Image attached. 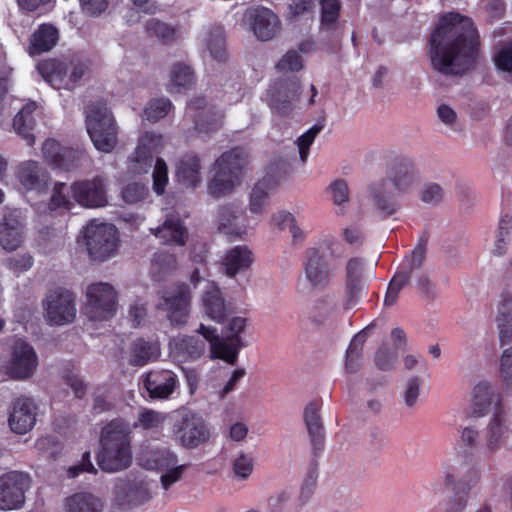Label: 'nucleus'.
I'll use <instances>...</instances> for the list:
<instances>
[{"label":"nucleus","mask_w":512,"mask_h":512,"mask_svg":"<svg viewBox=\"0 0 512 512\" xmlns=\"http://www.w3.org/2000/svg\"><path fill=\"white\" fill-rule=\"evenodd\" d=\"M480 47V34L473 19L452 11L440 16L430 34L428 56L437 72L462 76L475 68Z\"/></svg>","instance_id":"obj_1"},{"label":"nucleus","mask_w":512,"mask_h":512,"mask_svg":"<svg viewBox=\"0 0 512 512\" xmlns=\"http://www.w3.org/2000/svg\"><path fill=\"white\" fill-rule=\"evenodd\" d=\"M130 425L117 418L101 430L100 447L96 460L101 470L115 473L127 469L133 459Z\"/></svg>","instance_id":"obj_2"},{"label":"nucleus","mask_w":512,"mask_h":512,"mask_svg":"<svg viewBox=\"0 0 512 512\" xmlns=\"http://www.w3.org/2000/svg\"><path fill=\"white\" fill-rule=\"evenodd\" d=\"M338 245L333 237H329L318 246L305 250L303 271L312 288L324 290L332 284L339 269L340 255L336 252Z\"/></svg>","instance_id":"obj_3"},{"label":"nucleus","mask_w":512,"mask_h":512,"mask_svg":"<svg viewBox=\"0 0 512 512\" xmlns=\"http://www.w3.org/2000/svg\"><path fill=\"white\" fill-rule=\"evenodd\" d=\"M86 128L94 147L110 153L118 143V129L115 119L103 101L89 104L85 109Z\"/></svg>","instance_id":"obj_4"},{"label":"nucleus","mask_w":512,"mask_h":512,"mask_svg":"<svg viewBox=\"0 0 512 512\" xmlns=\"http://www.w3.org/2000/svg\"><path fill=\"white\" fill-rule=\"evenodd\" d=\"M246 154L243 148L235 147L224 152L215 162V173L208 183V191L213 197L231 193L240 184Z\"/></svg>","instance_id":"obj_5"},{"label":"nucleus","mask_w":512,"mask_h":512,"mask_svg":"<svg viewBox=\"0 0 512 512\" xmlns=\"http://www.w3.org/2000/svg\"><path fill=\"white\" fill-rule=\"evenodd\" d=\"M37 70L53 88L73 90L87 71L82 62L66 63L58 59H45L37 64Z\"/></svg>","instance_id":"obj_6"},{"label":"nucleus","mask_w":512,"mask_h":512,"mask_svg":"<svg viewBox=\"0 0 512 512\" xmlns=\"http://www.w3.org/2000/svg\"><path fill=\"white\" fill-rule=\"evenodd\" d=\"M84 238L88 254L93 260L105 261L117 251L118 230L113 224L91 220L85 227Z\"/></svg>","instance_id":"obj_7"},{"label":"nucleus","mask_w":512,"mask_h":512,"mask_svg":"<svg viewBox=\"0 0 512 512\" xmlns=\"http://www.w3.org/2000/svg\"><path fill=\"white\" fill-rule=\"evenodd\" d=\"M83 313L92 321L108 320L116 313L117 293L109 283L98 282L88 286Z\"/></svg>","instance_id":"obj_8"},{"label":"nucleus","mask_w":512,"mask_h":512,"mask_svg":"<svg viewBox=\"0 0 512 512\" xmlns=\"http://www.w3.org/2000/svg\"><path fill=\"white\" fill-rule=\"evenodd\" d=\"M300 95L301 83L297 77H292L280 79L271 85L266 92V99L274 113L287 117L294 111Z\"/></svg>","instance_id":"obj_9"},{"label":"nucleus","mask_w":512,"mask_h":512,"mask_svg":"<svg viewBox=\"0 0 512 512\" xmlns=\"http://www.w3.org/2000/svg\"><path fill=\"white\" fill-rule=\"evenodd\" d=\"M164 147V138L155 132H145L127 159V171L132 175L147 174L153 166L154 155Z\"/></svg>","instance_id":"obj_10"},{"label":"nucleus","mask_w":512,"mask_h":512,"mask_svg":"<svg viewBox=\"0 0 512 512\" xmlns=\"http://www.w3.org/2000/svg\"><path fill=\"white\" fill-rule=\"evenodd\" d=\"M191 304L188 284L178 283L171 290L164 292L157 309L166 313L172 326H181L187 322Z\"/></svg>","instance_id":"obj_11"},{"label":"nucleus","mask_w":512,"mask_h":512,"mask_svg":"<svg viewBox=\"0 0 512 512\" xmlns=\"http://www.w3.org/2000/svg\"><path fill=\"white\" fill-rule=\"evenodd\" d=\"M31 479L26 473L9 471L0 476V509H19L25 503V493L30 488Z\"/></svg>","instance_id":"obj_12"},{"label":"nucleus","mask_w":512,"mask_h":512,"mask_svg":"<svg viewBox=\"0 0 512 512\" xmlns=\"http://www.w3.org/2000/svg\"><path fill=\"white\" fill-rule=\"evenodd\" d=\"M44 308L49 324L71 323L76 317L75 295L62 288L56 289L47 296Z\"/></svg>","instance_id":"obj_13"},{"label":"nucleus","mask_w":512,"mask_h":512,"mask_svg":"<svg viewBox=\"0 0 512 512\" xmlns=\"http://www.w3.org/2000/svg\"><path fill=\"white\" fill-rule=\"evenodd\" d=\"M38 365V357L34 348L24 340L15 341L7 363V374L16 380L30 378Z\"/></svg>","instance_id":"obj_14"},{"label":"nucleus","mask_w":512,"mask_h":512,"mask_svg":"<svg viewBox=\"0 0 512 512\" xmlns=\"http://www.w3.org/2000/svg\"><path fill=\"white\" fill-rule=\"evenodd\" d=\"M72 198L82 207L98 208L108 203L106 184L101 176L78 180L70 186Z\"/></svg>","instance_id":"obj_15"},{"label":"nucleus","mask_w":512,"mask_h":512,"mask_svg":"<svg viewBox=\"0 0 512 512\" xmlns=\"http://www.w3.org/2000/svg\"><path fill=\"white\" fill-rule=\"evenodd\" d=\"M45 161L54 169L71 171L80 166L84 153L70 147H63L54 139H47L42 145Z\"/></svg>","instance_id":"obj_16"},{"label":"nucleus","mask_w":512,"mask_h":512,"mask_svg":"<svg viewBox=\"0 0 512 512\" xmlns=\"http://www.w3.org/2000/svg\"><path fill=\"white\" fill-rule=\"evenodd\" d=\"M178 434L183 446L198 447L210 438V431L205 421L195 413H186L177 425Z\"/></svg>","instance_id":"obj_17"},{"label":"nucleus","mask_w":512,"mask_h":512,"mask_svg":"<svg viewBox=\"0 0 512 512\" xmlns=\"http://www.w3.org/2000/svg\"><path fill=\"white\" fill-rule=\"evenodd\" d=\"M178 384L177 375L167 369L151 370L143 379V386L152 399H168Z\"/></svg>","instance_id":"obj_18"},{"label":"nucleus","mask_w":512,"mask_h":512,"mask_svg":"<svg viewBox=\"0 0 512 512\" xmlns=\"http://www.w3.org/2000/svg\"><path fill=\"white\" fill-rule=\"evenodd\" d=\"M37 406L34 401L25 396L15 399L9 414V426L17 434H25L36 423Z\"/></svg>","instance_id":"obj_19"},{"label":"nucleus","mask_w":512,"mask_h":512,"mask_svg":"<svg viewBox=\"0 0 512 512\" xmlns=\"http://www.w3.org/2000/svg\"><path fill=\"white\" fill-rule=\"evenodd\" d=\"M246 16L254 35L261 41L272 39L280 29L278 16L268 8L250 9Z\"/></svg>","instance_id":"obj_20"},{"label":"nucleus","mask_w":512,"mask_h":512,"mask_svg":"<svg viewBox=\"0 0 512 512\" xmlns=\"http://www.w3.org/2000/svg\"><path fill=\"white\" fill-rule=\"evenodd\" d=\"M505 416L503 403L498 398L485 437V447L489 453L498 451L512 435V431L505 424Z\"/></svg>","instance_id":"obj_21"},{"label":"nucleus","mask_w":512,"mask_h":512,"mask_svg":"<svg viewBox=\"0 0 512 512\" xmlns=\"http://www.w3.org/2000/svg\"><path fill=\"white\" fill-rule=\"evenodd\" d=\"M464 465L446 463L442 466L443 485L447 489L461 490L466 493L475 486L480 479L479 471L475 468H469L464 473Z\"/></svg>","instance_id":"obj_22"},{"label":"nucleus","mask_w":512,"mask_h":512,"mask_svg":"<svg viewBox=\"0 0 512 512\" xmlns=\"http://www.w3.org/2000/svg\"><path fill=\"white\" fill-rule=\"evenodd\" d=\"M17 179L26 190L41 192L48 188L51 177L37 161L29 160L18 167Z\"/></svg>","instance_id":"obj_23"},{"label":"nucleus","mask_w":512,"mask_h":512,"mask_svg":"<svg viewBox=\"0 0 512 512\" xmlns=\"http://www.w3.org/2000/svg\"><path fill=\"white\" fill-rule=\"evenodd\" d=\"M169 350L178 362L195 361L204 354L206 343L195 336H179L170 341Z\"/></svg>","instance_id":"obj_24"},{"label":"nucleus","mask_w":512,"mask_h":512,"mask_svg":"<svg viewBox=\"0 0 512 512\" xmlns=\"http://www.w3.org/2000/svg\"><path fill=\"white\" fill-rule=\"evenodd\" d=\"M151 232L162 244L170 246H184L188 238L187 228L175 214L167 215L162 225Z\"/></svg>","instance_id":"obj_25"},{"label":"nucleus","mask_w":512,"mask_h":512,"mask_svg":"<svg viewBox=\"0 0 512 512\" xmlns=\"http://www.w3.org/2000/svg\"><path fill=\"white\" fill-rule=\"evenodd\" d=\"M364 263L360 258L348 260L346 265L345 296L347 307L355 305L360 299L365 282L363 280Z\"/></svg>","instance_id":"obj_26"},{"label":"nucleus","mask_w":512,"mask_h":512,"mask_svg":"<svg viewBox=\"0 0 512 512\" xmlns=\"http://www.w3.org/2000/svg\"><path fill=\"white\" fill-rule=\"evenodd\" d=\"M319 411L320 406L316 401L310 402L304 410V421L315 457L323 451L325 442L324 427Z\"/></svg>","instance_id":"obj_27"},{"label":"nucleus","mask_w":512,"mask_h":512,"mask_svg":"<svg viewBox=\"0 0 512 512\" xmlns=\"http://www.w3.org/2000/svg\"><path fill=\"white\" fill-rule=\"evenodd\" d=\"M389 180L398 194L408 192L415 182L413 163L406 158H395L390 166Z\"/></svg>","instance_id":"obj_28"},{"label":"nucleus","mask_w":512,"mask_h":512,"mask_svg":"<svg viewBox=\"0 0 512 512\" xmlns=\"http://www.w3.org/2000/svg\"><path fill=\"white\" fill-rule=\"evenodd\" d=\"M23 240V224L16 212H8L0 223V245L8 251L16 250Z\"/></svg>","instance_id":"obj_29"},{"label":"nucleus","mask_w":512,"mask_h":512,"mask_svg":"<svg viewBox=\"0 0 512 512\" xmlns=\"http://www.w3.org/2000/svg\"><path fill=\"white\" fill-rule=\"evenodd\" d=\"M202 304L207 316L223 323L227 317V307L219 286L215 282H208L202 295Z\"/></svg>","instance_id":"obj_30"},{"label":"nucleus","mask_w":512,"mask_h":512,"mask_svg":"<svg viewBox=\"0 0 512 512\" xmlns=\"http://www.w3.org/2000/svg\"><path fill=\"white\" fill-rule=\"evenodd\" d=\"M59 31L50 23H43L30 37L28 52L30 55H40L50 51L58 42Z\"/></svg>","instance_id":"obj_31"},{"label":"nucleus","mask_w":512,"mask_h":512,"mask_svg":"<svg viewBox=\"0 0 512 512\" xmlns=\"http://www.w3.org/2000/svg\"><path fill=\"white\" fill-rule=\"evenodd\" d=\"M37 109L36 102L32 101L25 104L22 109L15 115L13 119V128L16 133L24 139L28 146H33L35 143L34 128L36 125L33 116Z\"/></svg>","instance_id":"obj_32"},{"label":"nucleus","mask_w":512,"mask_h":512,"mask_svg":"<svg viewBox=\"0 0 512 512\" xmlns=\"http://www.w3.org/2000/svg\"><path fill=\"white\" fill-rule=\"evenodd\" d=\"M200 159L193 154L184 155L177 163L176 176L186 188H195L201 181Z\"/></svg>","instance_id":"obj_33"},{"label":"nucleus","mask_w":512,"mask_h":512,"mask_svg":"<svg viewBox=\"0 0 512 512\" xmlns=\"http://www.w3.org/2000/svg\"><path fill=\"white\" fill-rule=\"evenodd\" d=\"M252 262L253 254L247 247L235 246L225 255V272L228 276L233 277L238 272L249 269Z\"/></svg>","instance_id":"obj_34"},{"label":"nucleus","mask_w":512,"mask_h":512,"mask_svg":"<svg viewBox=\"0 0 512 512\" xmlns=\"http://www.w3.org/2000/svg\"><path fill=\"white\" fill-rule=\"evenodd\" d=\"M117 488L129 504H142L150 498L147 483L142 479H131L129 477L121 479Z\"/></svg>","instance_id":"obj_35"},{"label":"nucleus","mask_w":512,"mask_h":512,"mask_svg":"<svg viewBox=\"0 0 512 512\" xmlns=\"http://www.w3.org/2000/svg\"><path fill=\"white\" fill-rule=\"evenodd\" d=\"M103 506L100 498L88 492L75 493L65 500L67 512H101Z\"/></svg>","instance_id":"obj_36"},{"label":"nucleus","mask_w":512,"mask_h":512,"mask_svg":"<svg viewBox=\"0 0 512 512\" xmlns=\"http://www.w3.org/2000/svg\"><path fill=\"white\" fill-rule=\"evenodd\" d=\"M501 396L499 394L495 395L494 391L490 384L486 382L478 383L473 390V398H472V412L475 416H484L488 413L490 406L496 398L494 405L497 403ZM502 403V400H500Z\"/></svg>","instance_id":"obj_37"},{"label":"nucleus","mask_w":512,"mask_h":512,"mask_svg":"<svg viewBox=\"0 0 512 512\" xmlns=\"http://www.w3.org/2000/svg\"><path fill=\"white\" fill-rule=\"evenodd\" d=\"M160 354V347L156 342L146 341L143 338L136 339L131 347L130 364L144 366L148 362L156 360Z\"/></svg>","instance_id":"obj_38"},{"label":"nucleus","mask_w":512,"mask_h":512,"mask_svg":"<svg viewBox=\"0 0 512 512\" xmlns=\"http://www.w3.org/2000/svg\"><path fill=\"white\" fill-rule=\"evenodd\" d=\"M340 0H320V30L335 32L339 26Z\"/></svg>","instance_id":"obj_39"},{"label":"nucleus","mask_w":512,"mask_h":512,"mask_svg":"<svg viewBox=\"0 0 512 512\" xmlns=\"http://www.w3.org/2000/svg\"><path fill=\"white\" fill-rule=\"evenodd\" d=\"M384 185L385 181H382L378 185H372L370 187V196L375 207L382 214L383 218H387L398 211L399 204L393 196L383 191Z\"/></svg>","instance_id":"obj_40"},{"label":"nucleus","mask_w":512,"mask_h":512,"mask_svg":"<svg viewBox=\"0 0 512 512\" xmlns=\"http://www.w3.org/2000/svg\"><path fill=\"white\" fill-rule=\"evenodd\" d=\"M244 346L243 342L227 340L225 337L216 341L211 347V357L221 359L228 364L234 365L238 360L240 349Z\"/></svg>","instance_id":"obj_41"},{"label":"nucleus","mask_w":512,"mask_h":512,"mask_svg":"<svg viewBox=\"0 0 512 512\" xmlns=\"http://www.w3.org/2000/svg\"><path fill=\"white\" fill-rule=\"evenodd\" d=\"M194 84V73L190 66L177 63L173 66L170 75L169 92L181 93Z\"/></svg>","instance_id":"obj_42"},{"label":"nucleus","mask_w":512,"mask_h":512,"mask_svg":"<svg viewBox=\"0 0 512 512\" xmlns=\"http://www.w3.org/2000/svg\"><path fill=\"white\" fill-rule=\"evenodd\" d=\"M207 49L211 57L217 62H224L227 59L225 45V32L221 26H213L207 37Z\"/></svg>","instance_id":"obj_43"},{"label":"nucleus","mask_w":512,"mask_h":512,"mask_svg":"<svg viewBox=\"0 0 512 512\" xmlns=\"http://www.w3.org/2000/svg\"><path fill=\"white\" fill-rule=\"evenodd\" d=\"M243 218V211L235 204L222 206L218 211L219 226L230 229L231 232L240 235L245 232V226L238 227V220Z\"/></svg>","instance_id":"obj_44"},{"label":"nucleus","mask_w":512,"mask_h":512,"mask_svg":"<svg viewBox=\"0 0 512 512\" xmlns=\"http://www.w3.org/2000/svg\"><path fill=\"white\" fill-rule=\"evenodd\" d=\"M512 298H504L501 303V311L496 319L501 345L512 342Z\"/></svg>","instance_id":"obj_45"},{"label":"nucleus","mask_w":512,"mask_h":512,"mask_svg":"<svg viewBox=\"0 0 512 512\" xmlns=\"http://www.w3.org/2000/svg\"><path fill=\"white\" fill-rule=\"evenodd\" d=\"M512 236V217L508 214L500 218L498 224V231L492 254L495 256H503L507 251V244L510 242Z\"/></svg>","instance_id":"obj_46"},{"label":"nucleus","mask_w":512,"mask_h":512,"mask_svg":"<svg viewBox=\"0 0 512 512\" xmlns=\"http://www.w3.org/2000/svg\"><path fill=\"white\" fill-rule=\"evenodd\" d=\"M224 114L220 111L207 110L196 116L195 129L200 133H213L219 130L223 124Z\"/></svg>","instance_id":"obj_47"},{"label":"nucleus","mask_w":512,"mask_h":512,"mask_svg":"<svg viewBox=\"0 0 512 512\" xmlns=\"http://www.w3.org/2000/svg\"><path fill=\"white\" fill-rule=\"evenodd\" d=\"M145 32L163 43H171L176 40V28L156 18L146 21Z\"/></svg>","instance_id":"obj_48"},{"label":"nucleus","mask_w":512,"mask_h":512,"mask_svg":"<svg viewBox=\"0 0 512 512\" xmlns=\"http://www.w3.org/2000/svg\"><path fill=\"white\" fill-rule=\"evenodd\" d=\"M365 335L358 333L351 340L346 350L345 370L348 373H355L360 369V360L362 356Z\"/></svg>","instance_id":"obj_49"},{"label":"nucleus","mask_w":512,"mask_h":512,"mask_svg":"<svg viewBox=\"0 0 512 512\" xmlns=\"http://www.w3.org/2000/svg\"><path fill=\"white\" fill-rule=\"evenodd\" d=\"M70 188L66 183L56 182L49 202L50 210L64 209L69 211L73 203L69 197Z\"/></svg>","instance_id":"obj_50"},{"label":"nucleus","mask_w":512,"mask_h":512,"mask_svg":"<svg viewBox=\"0 0 512 512\" xmlns=\"http://www.w3.org/2000/svg\"><path fill=\"white\" fill-rule=\"evenodd\" d=\"M270 182V178H263L254 185L249 205L252 213L260 214L262 212L265 200L268 197L267 190L270 187Z\"/></svg>","instance_id":"obj_51"},{"label":"nucleus","mask_w":512,"mask_h":512,"mask_svg":"<svg viewBox=\"0 0 512 512\" xmlns=\"http://www.w3.org/2000/svg\"><path fill=\"white\" fill-rule=\"evenodd\" d=\"M177 463V456L173 452L163 449L155 450L150 453L148 459V468L155 470H166Z\"/></svg>","instance_id":"obj_52"},{"label":"nucleus","mask_w":512,"mask_h":512,"mask_svg":"<svg viewBox=\"0 0 512 512\" xmlns=\"http://www.w3.org/2000/svg\"><path fill=\"white\" fill-rule=\"evenodd\" d=\"M172 103L168 98L151 100L144 109L145 117L150 122H157L164 118L170 111Z\"/></svg>","instance_id":"obj_53"},{"label":"nucleus","mask_w":512,"mask_h":512,"mask_svg":"<svg viewBox=\"0 0 512 512\" xmlns=\"http://www.w3.org/2000/svg\"><path fill=\"white\" fill-rule=\"evenodd\" d=\"M153 190L156 194L164 193L168 183V168L162 158H157L153 169Z\"/></svg>","instance_id":"obj_54"},{"label":"nucleus","mask_w":512,"mask_h":512,"mask_svg":"<svg viewBox=\"0 0 512 512\" xmlns=\"http://www.w3.org/2000/svg\"><path fill=\"white\" fill-rule=\"evenodd\" d=\"M500 375L505 391L512 394V346L502 353Z\"/></svg>","instance_id":"obj_55"},{"label":"nucleus","mask_w":512,"mask_h":512,"mask_svg":"<svg viewBox=\"0 0 512 512\" xmlns=\"http://www.w3.org/2000/svg\"><path fill=\"white\" fill-rule=\"evenodd\" d=\"M148 194L147 187L138 182L128 183L122 188L121 196L126 203L135 204L142 201Z\"/></svg>","instance_id":"obj_56"},{"label":"nucleus","mask_w":512,"mask_h":512,"mask_svg":"<svg viewBox=\"0 0 512 512\" xmlns=\"http://www.w3.org/2000/svg\"><path fill=\"white\" fill-rule=\"evenodd\" d=\"M247 319L244 317H233L222 331V336L227 340L243 342L240 334L246 328Z\"/></svg>","instance_id":"obj_57"},{"label":"nucleus","mask_w":512,"mask_h":512,"mask_svg":"<svg viewBox=\"0 0 512 512\" xmlns=\"http://www.w3.org/2000/svg\"><path fill=\"white\" fill-rule=\"evenodd\" d=\"M233 472L239 479H247L253 472L254 463L252 457L241 453L233 460Z\"/></svg>","instance_id":"obj_58"},{"label":"nucleus","mask_w":512,"mask_h":512,"mask_svg":"<svg viewBox=\"0 0 512 512\" xmlns=\"http://www.w3.org/2000/svg\"><path fill=\"white\" fill-rule=\"evenodd\" d=\"M315 0H292L288 5L287 19L295 20L300 16L312 14Z\"/></svg>","instance_id":"obj_59"},{"label":"nucleus","mask_w":512,"mask_h":512,"mask_svg":"<svg viewBox=\"0 0 512 512\" xmlns=\"http://www.w3.org/2000/svg\"><path fill=\"white\" fill-rule=\"evenodd\" d=\"M303 67L302 58L296 51H288L283 58L276 64L280 72H297Z\"/></svg>","instance_id":"obj_60"},{"label":"nucleus","mask_w":512,"mask_h":512,"mask_svg":"<svg viewBox=\"0 0 512 512\" xmlns=\"http://www.w3.org/2000/svg\"><path fill=\"white\" fill-rule=\"evenodd\" d=\"M110 0H79L83 14L89 17H99L109 7Z\"/></svg>","instance_id":"obj_61"},{"label":"nucleus","mask_w":512,"mask_h":512,"mask_svg":"<svg viewBox=\"0 0 512 512\" xmlns=\"http://www.w3.org/2000/svg\"><path fill=\"white\" fill-rule=\"evenodd\" d=\"M152 267L159 274L165 273L176 267V258L173 254H170L168 252H157L153 256Z\"/></svg>","instance_id":"obj_62"},{"label":"nucleus","mask_w":512,"mask_h":512,"mask_svg":"<svg viewBox=\"0 0 512 512\" xmlns=\"http://www.w3.org/2000/svg\"><path fill=\"white\" fill-rule=\"evenodd\" d=\"M498 70L512 72V43L500 48L493 57Z\"/></svg>","instance_id":"obj_63"},{"label":"nucleus","mask_w":512,"mask_h":512,"mask_svg":"<svg viewBox=\"0 0 512 512\" xmlns=\"http://www.w3.org/2000/svg\"><path fill=\"white\" fill-rule=\"evenodd\" d=\"M163 421V417L159 412L151 409L143 410L138 418V422L134 424V427L140 426L141 428L148 430L158 427Z\"/></svg>","instance_id":"obj_64"}]
</instances>
